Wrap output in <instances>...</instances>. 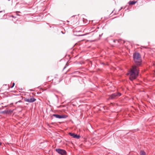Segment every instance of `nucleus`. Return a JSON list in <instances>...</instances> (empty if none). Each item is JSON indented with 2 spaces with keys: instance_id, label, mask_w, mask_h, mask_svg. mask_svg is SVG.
Wrapping results in <instances>:
<instances>
[{
  "instance_id": "nucleus-6",
  "label": "nucleus",
  "mask_w": 155,
  "mask_h": 155,
  "mask_svg": "<svg viewBox=\"0 0 155 155\" xmlns=\"http://www.w3.org/2000/svg\"><path fill=\"white\" fill-rule=\"evenodd\" d=\"M25 101L28 102L29 103H32L35 101L36 99L32 97H31L30 99L25 98L24 99Z\"/></svg>"
},
{
  "instance_id": "nucleus-9",
  "label": "nucleus",
  "mask_w": 155,
  "mask_h": 155,
  "mask_svg": "<svg viewBox=\"0 0 155 155\" xmlns=\"http://www.w3.org/2000/svg\"><path fill=\"white\" fill-rule=\"evenodd\" d=\"M146 153L143 150H141L140 151V155H146Z\"/></svg>"
},
{
  "instance_id": "nucleus-11",
  "label": "nucleus",
  "mask_w": 155,
  "mask_h": 155,
  "mask_svg": "<svg viewBox=\"0 0 155 155\" xmlns=\"http://www.w3.org/2000/svg\"><path fill=\"white\" fill-rule=\"evenodd\" d=\"M67 65H67V64H66V66H65L64 68V69L65 68L66 66H67Z\"/></svg>"
},
{
  "instance_id": "nucleus-12",
  "label": "nucleus",
  "mask_w": 155,
  "mask_h": 155,
  "mask_svg": "<svg viewBox=\"0 0 155 155\" xmlns=\"http://www.w3.org/2000/svg\"><path fill=\"white\" fill-rule=\"evenodd\" d=\"M123 8L122 7H121V8L120 9V10L121 9Z\"/></svg>"
},
{
  "instance_id": "nucleus-5",
  "label": "nucleus",
  "mask_w": 155,
  "mask_h": 155,
  "mask_svg": "<svg viewBox=\"0 0 155 155\" xmlns=\"http://www.w3.org/2000/svg\"><path fill=\"white\" fill-rule=\"evenodd\" d=\"M53 116L58 118H65L67 117V116L65 115H59L58 114H54L52 115Z\"/></svg>"
},
{
  "instance_id": "nucleus-10",
  "label": "nucleus",
  "mask_w": 155,
  "mask_h": 155,
  "mask_svg": "<svg viewBox=\"0 0 155 155\" xmlns=\"http://www.w3.org/2000/svg\"><path fill=\"white\" fill-rule=\"evenodd\" d=\"M15 83H13V84H12V86H10V88H12L14 87V86H15Z\"/></svg>"
},
{
  "instance_id": "nucleus-13",
  "label": "nucleus",
  "mask_w": 155,
  "mask_h": 155,
  "mask_svg": "<svg viewBox=\"0 0 155 155\" xmlns=\"http://www.w3.org/2000/svg\"><path fill=\"white\" fill-rule=\"evenodd\" d=\"M12 112V111L10 110V113H11Z\"/></svg>"
},
{
  "instance_id": "nucleus-14",
  "label": "nucleus",
  "mask_w": 155,
  "mask_h": 155,
  "mask_svg": "<svg viewBox=\"0 0 155 155\" xmlns=\"http://www.w3.org/2000/svg\"><path fill=\"white\" fill-rule=\"evenodd\" d=\"M8 1H9L10 0H8Z\"/></svg>"
},
{
  "instance_id": "nucleus-8",
  "label": "nucleus",
  "mask_w": 155,
  "mask_h": 155,
  "mask_svg": "<svg viewBox=\"0 0 155 155\" xmlns=\"http://www.w3.org/2000/svg\"><path fill=\"white\" fill-rule=\"evenodd\" d=\"M137 2V1H130L129 2V4L130 5H132L135 4Z\"/></svg>"
},
{
  "instance_id": "nucleus-2",
  "label": "nucleus",
  "mask_w": 155,
  "mask_h": 155,
  "mask_svg": "<svg viewBox=\"0 0 155 155\" xmlns=\"http://www.w3.org/2000/svg\"><path fill=\"white\" fill-rule=\"evenodd\" d=\"M133 58L134 61L136 64L138 66H140L142 62L140 54L138 53H135L134 54Z\"/></svg>"
},
{
  "instance_id": "nucleus-7",
  "label": "nucleus",
  "mask_w": 155,
  "mask_h": 155,
  "mask_svg": "<svg viewBox=\"0 0 155 155\" xmlns=\"http://www.w3.org/2000/svg\"><path fill=\"white\" fill-rule=\"evenodd\" d=\"M69 134L70 135H71L72 137H73L74 138H77L78 139L80 137L79 135H78L74 133H69Z\"/></svg>"
},
{
  "instance_id": "nucleus-3",
  "label": "nucleus",
  "mask_w": 155,
  "mask_h": 155,
  "mask_svg": "<svg viewBox=\"0 0 155 155\" xmlns=\"http://www.w3.org/2000/svg\"><path fill=\"white\" fill-rule=\"evenodd\" d=\"M121 95V94L119 92L113 94L110 96L108 99H113L117 98L120 96Z\"/></svg>"
},
{
  "instance_id": "nucleus-4",
  "label": "nucleus",
  "mask_w": 155,
  "mask_h": 155,
  "mask_svg": "<svg viewBox=\"0 0 155 155\" xmlns=\"http://www.w3.org/2000/svg\"><path fill=\"white\" fill-rule=\"evenodd\" d=\"M55 151L61 155H66L67 154L66 151L64 150L60 149H56L55 150Z\"/></svg>"
},
{
  "instance_id": "nucleus-1",
  "label": "nucleus",
  "mask_w": 155,
  "mask_h": 155,
  "mask_svg": "<svg viewBox=\"0 0 155 155\" xmlns=\"http://www.w3.org/2000/svg\"><path fill=\"white\" fill-rule=\"evenodd\" d=\"M139 68L136 65L133 66L131 68L127 75H129V78L130 80L135 79L138 76L139 73Z\"/></svg>"
}]
</instances>
